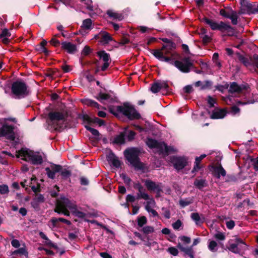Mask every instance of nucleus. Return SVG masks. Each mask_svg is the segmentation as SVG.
Wrapping results in <instances>:
<instances>
[{"instance_id":"obj_1","label":"nucleus","mask_w":258,"mask_h":258,"mask_svg":"<svg viewBox=\"0 0 258 258\" xmlns=\"http://www.w3.org/2000/svg\"><path fill=\"white\" fill-rule=\"evenodd\" d=\"M68 112L63 110L62 111H50L48 114V119L46 120V129L51 132L55 131L60 132L62 127V124H59L58 122L55 123L54 121L62 120L64 122L68 117Z\"/></svg>"},{"instance_id":"obj_2","label":"nucleus","mask_w":258,"mask_h":258,"mask_svg":"<svg viewBox=\"0 0 258 258\" xmlns=\"http://www.w3.org/2000/svg\"><path fill=\"white\" fill-rule=\"evenodd\" d=\"M109 112L115 116H118V112L121 113L131 120L139 119L141 118V114L137 111L133 105L128 102H124L122 106H117L116 110L110 108Z\"/></svg>"},{"instance_id":"obj_3","label":"nucleus","mask_w":258,"mask_h":258,"mask_svg":"<svg viewBox=\"0 0 258 258\" xmlns=\"http://www.w3.org/2000/svg\"><path fill=\"white\" fill-rule=\"evenodd\" d=\"M202 21L209 25L212 30H219L222 33L227 32V34L223 36H235L237 38V36L235 34L236 32L234 28L223 21L217 23L206 17L203 18Z\"/></svg>"},{"instance_id":"obj_4","label":"nucleus","mask_w":258,"mask_h":258,"mask_svg":"<svg viewBox=\"0 0 258 258\" xmlns=\"http://www.w3.org/2000/svg\"><path fill=\"white\" fill-rule=\"evenodd\" d=\"M140 151L137 148H128L124 151V156L130 164L137 169L143 170L144 165L140 161Z\"/></svg>"},{"instance_id":"obj_5","label":"nucleus","mask_w":258,"mask_h":258,"mask_svg":"<svg viewBox=\"0 0 258 258\" xmlns=\"http://www.w3.org/2000/svg\"><path fill=\"white\" fill-rule=\"evenodd\" d=\"M11 92L16 98H24L31 94L29 87L22 80L14 82L11 86Z\"/></svg>"},{"instance_id":"obj_6","label":"nucleus","mask_w":258,"mask_h":258,"mask_svg":"<svg viewBox=\"0 0 258 258\" xmlns=\"http://www.w3.org/2000/svg\"><path fill=\"white\" fill-rule=\"evenodd\" d=\"M16 156L18 158L20 156L23 157L22 160L26 161H30L33 165H40L43 161L41 155L27 148H22L20 150Z\"/></svg>"},{"instance_id":"obj_7","label":"nucleus","mask_w":258,"mask_h":258,"mask_svg":"<svg viewBox=\"0 0 258 258\" xmlns=\"http://www.w3.org/2000/svg\"><path fill=\"white\" fill-rule=\"evenodd\" d=\"M174 66L183 73H189L191 68L194 67V64L190 62L188 57H183L181 60L174 61Z\"/></svg>"},{"instance_id":"obj_8","label":"nucleus","mask_w":258,"mask_h":258,"mask_svg":"<svg viewBox=\"0 0 258 258\" xmlns=\"http://www.w3.org/2000/svg\"><path fill=\"white\" fill-rule=\"evenodd\" d=\"M0 137H5L6 139L13 141L15 140L14 127L12 125L5 124L0 128Z\"/></svg>"},{"instance_id":"obj_9","label":"nucleus","mask_w":258,"mask_h":258,"mask_svg":"<svg viewBox=\"0 0 258 258\" xmlns=\"http://www.w3.org/2000/svg\"><path fill=\"white\" fill-rule=\"evenodd\" d=\"M171 162L174 168L178 171L183 169L187 165V159L184 156H172Z\"/></svg>"},{"instance_id":"obj_10","label":"nucleus","mask_w":258,"mask_h":258,"mask_svg":"<svg viewBox=\"0 0 258 258\" xmlns=\"http://www.w3.org/2000/svg\"><path fill=\"white\" fill-rule=\"evenodd\" d=\"M219 14L225 18L230 19L233 25L237 24L238 15L236 11L231 8L228 9H222L219 11Z\"/></svg>"},{"instance_id":"obj_11","label":"nucleus","mask_w":258,"mask_h":258,"mask_svg":"<svg viewBox=\"0 0 258 258\" xmlns=\"http://www.w3.org/2000/svg\"><path fill=\"white\" fill-rule=\"evenodd\" d=\"M96 54L100 59L104 61L103 65L101 67V71H105L109 67L111 61L110 54L102 50L97 51Z\"/></svg>"},{"instance_id":"obj_12","label":"nucleus","mask_w":258,"mask_h":258,"mask_svg":"<svg viewBox=\"0 0 258 258\" xmlns=\"http://www.w3.org/2000/svg\"><path fill=\"white\" fill-rule=\"evenodd\" d=\"M152 54L157 59L160 61H164L168 62L172 65H174L173 59L172 57L166 56L164 55V52L159 49H152L151 50Z\"/></svg>"},{"instance_id":"obj_13","label":"nucleus","mask_w":258,"mask_h":258,"mask_svg":"<svg viewBox=\"0 0 258 258\" xmlns=\"http://www.w3.org/2000/svg\"><path fill=\"white\" fill-rule=\"evenodd\" d=\"M248 88V86L247 84L239 85L236 82H233L230 84V88L228 90V92L231 94H239L241 93L243 90H246Z\"/></svg>"},{"instance_id":"obj_14","label":"nucleus","mask_w":258,"mask_h":258,"mask_svg":"<svg viewBox=\"0 0 258 258\" xmlns=\"http://www.w3.org/2000/svg\"><path fill=\"white\" fill-rule=\"evenodd\" d=\"M57 202L58 203L63 209H76V205L69 199L66 198L63 196H60L59 199L57 201Z\"/></svg>"},{"instance_id":"obj_15","label":"nucleus","mask_w":258,"mask_h":258,"mask_svg":"<svg viewBox=\"0 0 258 258\" xmlns=\"http://www.w3.org/2000/svg\"><path fill=\"white\" fill-rule=\"evenodd\" d=\"M97 100L100 102H103L104 100H109L111 103L116 102L117 98L115 95L112 96L108 93H104L100 92L97 95L94 97Z\"/></svg>"},{"instance_id":"obj_16","label":"nucleus","mask_w":258,"mask_h":258,"mask_svg":"<svg viewBox=\"0 0 258 258\" xmlns=\"http://www.w3.org/2000/svg\"><path fill=\"white\" fill-rule=\"evenodd\" d=\"M61 48L71 54H74L77 51L76 45L67 41H63L61 43Z\"/></svg>"},{"instance_id":"obj_17","label":"nucleus","mask_w":258,"mask_h":258,"mask_svg":"<svg viewBox=\"0 0 258 258\" xmlns=\"http://www.w3.org/2000/svg\"><path fill=\"white\" fill-rule=\"evenodd\" d=\"M106 159L109 164L116 168H120L122 163L112 151L107 156Z\"/></svg>"},{"instance_id":"obj_18","label":"nucleus","mask_w":258,"mask_h":258,"mask_svg":"<svg viewBox=\"0 0 258 258\" xmlns=\"http://www.w3.org/2000/svg\"><path fill=\"white\" fill-rule=\"evenodd\" d=\"M213 175L218 179H219L221 176L224 177L226 175V171L221 164L218 166H213Z\"/></svg>"},{"instance_id":"obj_19","label":"nucleus","mask_w":258,"mask_h":258,"mask_svg":"<svg viewBox=\"0 0 258 258\" xmlns=\"http://www.w3.org/2000/svg\"><path fill=\"white\" fill-rule=\"evenodd\" d=\"M176 47L175 43L172 41L169 43L163 44L160 50L164 52L165 55H168L170 53L171 51L175 49Z\"/></svg>"},{"instance_id":"obj_20","label":"nucleus","mask_w":258,"mask_h":258,"mask_svg":"<svg viewBox=\"0 0 258 258\" xmlns=\"http://www.w3.org/2000/svg\"><path fill=\"white\" fill-rule=\"evenodd\" d=\"M227 113L225 109H220L212 112L210 116L212 119H221L224 118Z\"/></svg>"},{"instance_id":"obj_21","label":"nucleus","mask_w":258,"mask_h":258,"mask_svg":"<svg viewBox=\"0 0 258 258\" xmlns=\"http://www.w3.org/2000/svg\"><path fill=\"white\" fill-rule=\"evenodd\" d=\"M11 36V33L10 32L9 30L5 28L2 30V33L0 34V38H2V42L5 44H8L10 43V40L9 39Z\"/></svg>"},{"instance_id":"obj_22","label":"nucleus","mask_w":258,"mask_h":258,"mask_svg":"<svg viewBox=\"0 0 258 258\" xmlns=\"http://www.w3.org/2000/svg\"><path fill=\"white\" fill-rule=\"evenodd\" d=\"M101 34L100 42L103 45H106L108 44L110 41L113 40L111 35L106 31L102 32Z\"/></svg>"},{"instance_id":"obj_23","label":"nucleus","mask_w":258,"mask_h":258,"mask_svg":"<svg viewBox=\"0 0 258 258\" xmlns=\"http://www.w3.org/2000/svg\"><path fill=\"white\" fill-rule=\"evenodd\" d=\"M81 102L85 105L91 107H94L97 109H100L101 107V105H99L97 102L88 98L82 99L81 100Z\"/></svg>"},{"instance_id":"obj_24","label":"nucleus","mask_w":258,"mask_h":258,"mask_svg":"<svg viewBox=\"0 0 258 258\" xmlns=\"http://www.w3.org/2000/svg\"><path fill=\"white\" fill-rule=\"evenodd\" d=\"M106 14L109 17L112 18L113 20H117L120 21L123 19L124 17L122 14L114 12L111 10H107Z\"/></svg>"},{"instance_id":"obj_25","label":"nucleus","mask_w":258,"mask_h":258,"mask_svg":"<svg viewBox=\"0 0 258 258\" xmlns=\"http://www.w3.org/2000/svg\"><path fill=\"white\" fill-rule=\"evenodd\" d=\"M112 143L114 144L121 145L125 143V133L121 132L116 136L113 139Z\"/></svg>"},{"instance_id":"obj_26","label":"nucleus","mask_w":258,"mask_h":258,"mask_svg":"<svg viewBox=\"0 0 258 258\" xmlns=\"http://www.w3.org/2000/svg\"><path fill=\"white\" fill-rule=\"evenodd\" d=\"M194 185L197 188L201 190H202L204 187H205L208 185L205 179H199L198 178L195 179L194 182Z\"/></svg>"},{"instance_id":"obj_27","label":"nucleus","mask_w":258,"mask_h":258,"mask_svg":"<svg viewBox=\"0 0 258 258\" xmlns=\"http://www.w3.org/2000/svg\"><path fill=\"white\" fill-rule=\"evenodd\" d=\"M236 55L239 61L244 66L248 67L250 65V59L249 60L248 58L245 57L244 55L241 54L239 52H237Z\"/></svg>"},{"instance_id":"obj_28","label":"nucleus","mask_w":258,"mask_h":258,"mask_svg":"<svg viewBox=\"0 0 258 258\" xmlns=\"http://www.w3.org/2000/svg\"><path fill=\"white\" fill-rule=\"evenodd\" d=\"M159 142L151 138H148L146 141V145L150 149L156 148Z\"/></svg>"},{"instance_id":"obj_29","label":"nucleus","mask_w":258,"mask_h":258,"mask_svg":"<svg viewBox=\"0 0 258 258\" xmlns=\"http://www.w3.org/2000/svg\"><path fill=\"white\" fill-rule=\"evenodd\" d=\"M138 230L143 233L145 235L148 236V234L152 233L154 231V227L151 226H146L139 229L137 228Z\"/></svg>"},{"instance_id":"obj_30","label":"nucleus","mask_w":258,"mask_h":258,"mask_svg":"<svg viewBox=\"0 0 258 258\" xmlns=\"http://www.w3.org/2000/svg\"><path fill=\"white\" fill-rule=\"evenodd\" d=\"M194 202V200L191 198H187L184 199H180L179 201V204L181 207L185 208V207L190 205Z\"/></svg>"},{"instance_id":"obj_31","label":"nucleus","mask_w":258,"mask_h":258,"mask_svg":"<svg viewBox=\"0 0 258 258\" xmlns=\"http://www.w3.org/2000/svg\"><path fill=\"white\" fill-rule=\"evenodd\" d=\"M12 254L13 255H24L26 256H27L28 255V252L26 249L25 247H20L17 250H14L12 252Z\"/></svg>"},{"instance_id":"obj_32","label":"nucleus","mask_w":258,"mask_h":258,"mask_svg":"<svg viewBox=\"0 0 258 258\" xmlns=\"http://www.w3.org/2000/svg\"><path fill=\"white\" fill-rule=\"evenodd\" d=\"M156 149H157L162 153L165 154V152H168V146L164 142H159Z\"/></svg>"},{"instance_id":"obj_33","label":"nucleus","mask_w":258,"mask_h":258,"mask_svg":"<svg viewBox=\"0 0 258 258\" xmlns=\"http://www.w3.org/2000/svg\"><path fill=\"white\" fill-rule=\"evenodd\" d=\"M145 184L149 190H155V186L156 183L154 181L150 179H147L145 181Z\"/></svg>"},{"instance_id":"obj_34","label":"nucleus","mask_w":258,"mask_h":258,"mask_svg":"<svg viewBox=\"0 0 258 258\" xmlns=\"http://www.w3.org/2000/svg\"><path fill=\"white\" fill-rule=\"evenodd\" d=\"M147 223V218L144 216L138 217L137 219L138 228H139V229L143 227V226L146 225Z\"/></svg>"},{"instance_id":"obj_35","label":"nucleus","mask_w":258,"mask_h":258,"mask_svg":"<svg viewBox=\"0 0 258 258\" xmlns=\"http://www.w3.org/2000/svg\"><path fill=\"white\" fill-rule=\"evenodd\" d=\"M191 218L196 222V224L197 225L203 223V221L201 220V217L198 213H191Z\"/></svg>"},{"instance_id":"obj_36","label":"nucleus","mask_w":258,"mask_h":258,"mask_svg":"<svg viewBox=\"0 0 258 258\" xmlns=\"http://www.w3.org/2000/svg\"><path fill=\"white\" fill-rule=\"evenodd\" d=\"M151 91L153 93H157L161 90L159 82H155L152 84L150 88Z\"/></svg>"},{"instance_id":"obj_37","label":"nucleus","mask_w":258,"mask_h":258,"mask_svg":"<svg viewBox=\"0 0 258 258\" xmlns=\"http://www.w3.org/2000/svg\"><path fill=\"white\" fill-rule=\"evenodd\" d=\"M79 118L82 119L84 122L87 123V124H91L92 123L93 118L90 117L87 114L79 115Z\"/></svg>"},{"instance_id":"obj_38","label":"nucleus","mask_w":258,"mask_h":258,"mask_svg":"<svg viewBox=\"0 0 258 258\" xmlns=\"http://www.w3.org/2000/svg\"><path fill=\"white\" fill-rule=\"evenodd\" d=\"M84 127L87 131H89L93 136L98 137L100 135V133L98 130L91 127L88 124L85 125Z\"/></svg>"},{"instance_id":"obj_39","label":"nucleus","mask_w":258,"mask_h":258,"mask_svg":"<svg viewBox=\"0 0 258 258\" xmlns=\"http://www.w3.org/2000/svg\"><path fill=\"white\" fill-rule=\"evenodd\" d=\"M92 20L91 19H86L83 21L82 27H84L86 29H90L92 25Z\"/></svg>"},{"instance_id":"obj_40","label":"nucleus","mask_w":258,"mask_h":258,"mask_svg":"<svg viewBox=\"0 0 258 258\" xmlns=\"http://www.w3.org/2000/svg\"><path fill=\"white\" fill-rule=\"evenodd\" d=\"M228 249L230 251L234 253H238L240 251V250L238 247L237 244H236L235 243L230 244L229 246L228 247Z\"/></svg>"},{"instance_id":"obj_41","label":"nucleus","mask_w":258,"mask_h":258,"mask_svg":"<svg viewBox=\"0 0 258 258\" xmlns=\"http://www.w3.org/2000/svg\"><path fill=\"white\" fill-rule=\"evenodd\" d=\"M258 13V5L252 4L250 9H248V10H247V14H257Z\"/></svg>"},{"instance_id":"obj_42","label":"nucleus","mask_w":258,"mask_h":258,"mask_svg":"<svg viewBox=\"0 0 258 258\" xmlns=\"http://www.w3.org/2000/svg\"><path fill=\"white\" fill-rule=\"evenodd\" d=\"M60 172L63 179H66L70 177L72 174L71 171L67 169H62Z\"/></svg>"},{"instance_id":"obj_43","label":"nucleus","mask_w":258,"mask_h":258,"mask_svg":"<svg viewBox=\"0 0 258 258\" xmlns=\"http://www.w3.org/2000/svg\"><path fill=\"white\" fill-rule=\"evenodd\" d=\"M217 243L215 241L212 240L209 242L208 245V248L211 251L216 252L217 251Z\"/></svg>"},{"instance_id":"obj_44","label":"nucleus","mask_w":258,"mask_h":258,"mask_svg":"<svg viewBox=\"0 0 258 258\" xmlns=\"http://www.w3.org/2000/svg\"><path fill=\"white\" fill-rule=\"evenodd\" d=\"M134 235L138 237L140 239H141L143 241L147 242L149 240V237L147 235L143 236L140 233L138 232H134Z\"/></svg>"},{"instance_id":"obj_45","label":"nucleus","mask_w":258,"mask_h":258,"mask_svg":"<svg viewBox=\"0 0 258 258\" xmlns=\"http://www.w3.org/2000/svg\"><path fill=\"white\" fill-rule=\"evenodd\" d=\"M45 171L46 172V174L47 175V176L51 179H54L55 177V173L49 167H46L45 168Z\"/></svg>"},{"instance_id":"obj_46","label":"nucleus","mask_w":258,"mask_h":258,"mask_svg":"<svg viewBox=\"0 0 258 258\" xmlns=\"http://www.w3.org/2000/svg\"><path fill=\"white\" fill-rule=\"evenodd\" d=\"M250 61L253 66L258 69V54H254L252 56L250 57Z\"/></svg>"},{"instance_id":"obj_47","label":"nucleus","mask_w":258,"mask_h":258,"mask_svg":"<svg viewBox=\"0 0 258 258\" xmlns=\"http://www.w3.org/2000/svg\"><path fill=\"white\" fill-rule=\"evenodd\" d=\"M9 192V187L7 184L0 185V194L5 195Z\"/></svg>"},{"instance_id":"obj_48","label":"nucleus","mask_w":258,"mask_h":258,"mask_svg":"<svg viewBox=\"0 0 258 258\" xmlns=\"http://www.w3.org/2000/svg\"><path fill=\"white\" fill-rule=\"evenodd\" d=\"M55 173L57 172H60L62 169V167L60 165H57L55 164H53L51 166L50 168Z\"/></svg>"},{"instance_id":"obj_49","label":"nucleus","mask_w":258,"mask_h":258,"mask_svg":"<svg viewBox=\"0 0 258 258\" xmlns=\"http://www.w3.org/2000/svg\"><path fill=\"white\" fill-rule=\"evenodd\" d=\"M185 255H187L190 258H195L194 251L193 250V248H192V246L188 247V249L184 253L183 256H185Z\"/></svg>"},{"instance_id":"obj_50","label":"nucleus","mask_w":258,"mask_h":258,"mask_svg":"<svg viewBox=\"0 0 258 258\" xmlns=\"http://www.w3.org/2000/svg\"><path fill=\"white\" fill-rule=\"evenodd\" d=\"M120 177L123 180L124 182L126 185H130L132 180L129 177H128L125 174L122 173L120 174Z\"/></svg>"},{"instance_id":"obj_51","label":"nucleus","mask_w":258,"mask_h":258,"mask_svg":"<svg viewBox=\"0 0 258 258\" xmlns=\"http://www.w3.org/2000/svg\"><path fill=\"white\" fill-rule=\"evenodd\" d=\"M92 123H97L100 126L105 125V122L104 120L101 119L98 117H94L93 118Z\"/></svg>"},{"instance_id":"obj_52","label":"nucleus","mask_w":258,"mask_h":258,"mask_svg":"<svg viewBox=\"0 0 258 258\" xmlns=\"http://www.w3.org/2000/svg\"><path fill=\"white\" fill-rule=\"evenodd\" d=\"M240 4L241 7L246 8L247 10H248V9L251 8V4L246 0H240Z\"/></svg>"},{"instance_id":"obj_53","label":"nucleus","mask_w":258,"mask_h":258,"mask_svg":"<svg viewBox=\"0 0 258 258\" xmlns=\"http://www.w3.org/2000/svg\"><path fill=\"white\" fill-rule=\"evenodd\" d=\"M167 251L173 256H177L179 253V251L175 247H170L167 249Z\"/></svg>"},{"instance_id":"obj_54","label":"nucleus","mask_w":258,"mask_h":258,"mask_svg":"<svg viewBox=\"0 0 258 258\" xmlns=\"http://www.w3.org/2000/svg\"><path fill=\"white\" fill-rule=\"evenodd\" d=\"M92 51V49L90 48V47L86 45L82 51V54L85 56L88 55Z\"/></svg>"},{"instance_id":"obj_55","label":"nucleus","mask_w":258,"mask_h":258,"mask_svg":"<svg viewBox=\"0 0 258 258\" xmlns=\"http://www.w3.org/2000/svg\"><path fill=\"white\" fill-rule=\"evenodd\" d=\"M34 199L40 203H43L45 202V198L44 196L40 194H36L35 197L34 198Z\"/></svg>"},{"instance_id":"obj_56","label":"nucleus","mask_w":258,"mask_h":258,"mask_svg":"<svg viewBox=\"0 0 258 258\" xmlns=\"http://www.w3.org/2000/svg\"><path fill=\"white\" fill-rule=\"evenodd\" d=\"M141 199H143L145 200H148L150 199V197H149V195L147 193H143V194L138 193L137 196V199L139 200Z\"/></svg>"},{"instance_id":"obj_57","label":"nucleus","mask_w":258,"mask_h":258,"mask_svg":"<svg viewBox=\"0 0 258 258\" xmlns=\"http://www.w3.org/2000/svg\"><path fill=\"white\" fill-rule=\"evenodd\" d=\"M159 83L160 85V87L161 88V90L165 89L166 91L169 90V86L166 81H159Z\"/></svg>"},{"instance_id":"obj_58","label":"nucleus","mask_w":258,"mask_h":258,"mask_svg":"<svg viewBox=\"0 0 258 258\" xmlns=\"http://www.w3.org/2000/svg\"><path fill=\"white\" fill-rule=\"evenodd\" d=\"M45 243L51 248H53L56 249L58 248L57 245L53 243L48 238L45 240Z\"/></svg>"},{"instance_id":"obj_59","label":"nucleus","mask_w":258,"mask_h":258,"mask_svg":"<svg viewBox=\"0 0 258 258\" xmlns=\"http://www.w3.org/2000/svg\"><path fill=\"white\" fill-rule=\"evenodd\" d=\"M229 112L233 115H235L240 112V108L236 105H233L230 107Z\"/></svg>"},{"instance_id":"obj_60","label":"nucleus","mask_w":258,"mask_h":258,"mask_svg":"<svg viewBox=\"0 0 258 258\" xmlns=\"http://www.w3.org/2000/svg\"><path fill=\"white\" fill-rule=\"evenodd\" d=\"M207 98V102L209 104V107H213L214 106V103L216 102L215 99L210 95H209Z\"/></svg>"},{"instance_id":"obj_61","label":"nucleus","mask_w":258,"mask_h":258,"mask_svg":"<svg viewBox=\"0 0 258 258\" xmlns=\"http://www.w3.org/2000/svg\"><path fill=\"white\" fill-rule=\"evenodd\" d=\"M182 225V223L180 220L178 219L175 222L172 224V227L174 229L178 230Z\"/></svg>"},{"instance_id":"obj_62","label":"nucleus","mask_w":258,"mask_h":258,"mask_svg":"<svg viewBox=\"0 0 258 258\" xmlns=\"http://www.w3.org/2000/svg\"><path fill=\"white\" fill-rule=\"evenodd\" d=\"M214 237L218 240H224L225 239V235L223 233L219 232L215 234Z\"/></svg>"},{"instance_id":"obj_63","label":"nucleus","mask_w":258,"mask_h":258,"mask_svg":"<svg viewBox=\"0 0 258 258\" xmlns=\"http://www.w3.org/2000/svg\"><path fill=\"white\" fill-rule=\"evenodd\" d=\"M201 38H202V42L204 44H207L211 40V38L207 35L201 36Z\"/></svg>"},{"instance_id":"obj_64","label":"nucleus","mask_w":258,"mask_h":258,"mask_svg":"<svg viewBox=\"0 0 258 258\" xmlns=\"http://www.w3.org/2000/svg\"><path fill=\"white\" fill-rule=\"evenodd\" d=\"M136 135V133L133 131H130L127 136V139L128 141H133Z\"/></svg>"}]
</instances>
